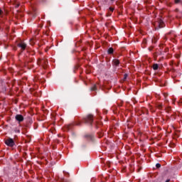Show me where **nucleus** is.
<instances>
[{"instance_id": "nucleus-1", "label": "nucleus", "mask_w": 182, "mask_h": 182, "mask_svg": "<svg viewBox=\"0 0 182 182\" xmlns=\"http://www.w3.org/2000/svg\"><path fill=\"white\" fill-rule=\"evenodd\" d=\"M37 63L40 66H43L44 69H46V66H48V61L46 60V59L39 58Z\"/></svg>"}, {"instance_id": "nucleus-2", "label": "nucleus", "mask_w": 182, "mask_h": 182, "mask_svg": "<svg viewBox=\"0 0 182 182\" xmlns=\"http://www.w3.org/2000/svg\"><path fill=\"white\" fill-rule=\"evenodd\" d=\"M5 143L6 146H9V147H14L15 146V142L14 141V139L9 138L5 141Z\"/></svg>"}, {"instance_id": "nucleus-3", "label": "nucleus", "mask_w": 182, "mask_h": 182, "mask_svg": "<svg viewBox=\"0 0 182 182\" xmlns=\"http://www.w3.org/2000/svg\"><path fill=\"white\" fill-rule=\"evenodd\" d=\"M86 123H90V124H92L93 123V115L88 114L87 118L85 119Z\"/></svg>"}, {"instance_id": "nucleus-4", "label": "nucleus", "mask_w": 182, "mask_h": 182, "mask_svg": "<svg viewBox=\"0 0 182 182\" xmlns=\"http://www.w3.org/2000/svg\"><path fill=\"white\" fill-rule=\"evenodd\" d=\"M156 26H159V28H164V22L163 21L159 20L156 23Z\"/></svg>"}, {"instance_id": "nucleus-5", "label": "nucleus", "mask_w": 182, "mask_h": 182, "mask_svg": "<svg viewBox=\"0 0 182 182\" xmlns=\"http://www.w3.org/2000/svg\"><path fill=\"white\" fill-rule=\"evenodd\" d=\"M16 120H17V122H19L20 123L21 122H23V116L21 114H17L16 116Z\"/></svg>"}, {"instance_id": "nucleus-6", "label": "nucleus", "mask_w": 182, "mask_h": 182, "mask_svg": "<svg viewBox=\"0 0 182 182\" xmlns=\"http://www.w3.org/2000/svg\"><path fill=\"white\" fill-rule=\"evenodd\" d=\"M112 63L113 65H114V66H119V65H120V61H119V60L115 59L112 61Z\"/></svg>"}, {"instance_id": "nucleus-7", "label": "nucleus", "mask_w": 182, "mask_h": 182, "mask_svg": "<svg viewBox=\"0 0 182 182\" xmlns=\"http://www.w3.org/2000/svg\"><path fill=\"white\" fill-rule=\"evenodd\" d=\"M17 46H26V43H25L23 41H21L20 43H18V44L17 45Z\"/></svg>"}, {"instance_id": "nucleus-8", "label": "nucleus", "mask_w": 182, "mask_h": 182, "mask_svg": "<svg viewBox=\"0 0 182 182\" xmlns=\"http://www.w3.org/2000/svg\"><path fill=\"white\" fill-rule=\"evenodd\" d=\"M153 69H154V70H157V69H159V65L158 64H154L153 65Z\"/></svg>"}, {"instance_id": "nucleus-9", "label": "nucleus", "mask_w": 182, "mask_h": 182, "mask_svg": "<svg viewBox=\"0 0 182 182\" xmlns=\"http://www.w3.org/2000/svg\"><path fill=\"white\" fill-rule=\"evenodd\" d=\"M97 88L96 85H94L93 87H91V90H92V91L97 90Z\"/></svg>"}, {"instance_id": "nucleus-10", "label": "nucleus", "mask_w": 182, "mask_h": 182, "mask_svg": "<svg viewBox=\"0 0 182 182\" xmlns=\"http://www.w3.org/2000/svg\"><path fill=\"white\" fill-rule=\"evenodd\" d=\"M175 4H182V0H174Z\"/></svg>"}, {"instance_id": "nucleus-11", "label": "nucleus", "mask_w": 182, "mask_h": 182, "mask_svg": "<svg viewBox=\"0 0 182 182\" xmlns=\"http://www.w3.org/2000/svg\"><path fill=\"white\" fill-rule=\"evenodd\" d=\"M108 53H113V48H109Z\"/></svg>"}, {"instance_id": "nucleus-12", "label": "nucleus", "mask_w": 182, "mask_h": 182, "mask_svg": "<svg viewBox=\"0 0 182 182\" xmlns=\"http://www.w3.org/2000/svg\"><path fill=\"white\" fill-rule=\"evenodd\" d=\"M156 168H160V167H161V165L160 164H156Z\"/></svg>"}, {"instance_id": "nucleus-13", "label": "nucleus", "mask_w": 182, "mask_h": 182, "mask_svg": "<svg viewBox=\"0 0 182 182\" xmlns=\"http://www.w3.org/2000/svg\"><path fill=\"white\" fill-rule=\"evenodd\" d=\"M161 107H163V105L162 104H159L158 105V109H161Z\"/></svg>"}, {"instance_id": "nucleus-14", "label": "nucleus", "mask_w": 182, "mask_h": 182, "mask_svg": "<svg viewBox=\"0 0 182 182\" xmlns=\"http://www.w3.org/2000/svg\"><path fill=\"white\" fill-rule=\"evenodd\" d=\"M86 139H92L91 135H85Z\"/></svg>"}, {"instance_id": "nucleus-15", "label": "nucleus", "mask_w": 182, "mask_h": 182, "mask_svg": "<svg viewBox=\"0 0 182 182\" xmlns=\"http://www.w3.org/2000/svg\"><path fill=\"white\" fill-rule=\"evenodd\" d=\"M66 127L67 129H68V130H70V127H72V125L71 124L67 125Z\"/></svg>"}, {"instance_id": "nucleus-16", "label": "nucleus", "mask_w": 182, "mask_h": 182, "mask_svg": "<svg viewBox=\"0 0 182 182\" xmlns=\"http://www.w3.org/2000/svg\"><path fill=\"white\" fill-rule=\"evenodd\" d=\"M127 79V74H124V80H126Z\"/></svg>"}, {"instance_id": "nucleus-17", "label": "nucleus", "mask_w": 182, "mask_h": 182, "mask_svg": "<svg viewBox=\"0 0 182 182\" xmlns=\"http://www.w3.org/2000/svg\"><path fill=\"white\" fill-rule=\"evenodd\" d=\"M109 11H110L111 12H113V11H114V9H113V7H110V8H109Z\"/></svg>"}, {"instance_id": "nucleus-18", "label": "nucleus", "mask_w": 182, "mask_h": 182, "mask_svg": "<svg viewBox=\"0 0 182 182\" xmlns=\"http://www.w3.org/2000/svg\"><path fill=\"white\" fill-rule=\"evenodd\" d=\"M26 48V47H25V46H21V50H25Z\"/></svg>"}, {"instance_id": "nucleus-19", "label": "nucleus", "mask_w": 182, "mask_h": 182, "mask_svg": "<svg viewBox=\"0 0 182 182\" xmlns=\"http://www.w3.org/2000/svg\"><path fill=\"white\" fill-rule=\"evenodd\" d=\"M166 182H170V179H167Z\"/></svg>"}, {"instance_id": "nucleus-20", "label": "nucleus", "mask_w": 182, "mask_h": 182, "mask_svg": "<svg viewBox=\"0 0 182 182\" xmlns=\"http://www.w3.org/2000/svg\"><path fill=\"white\" fill-rule=\"evenodd\" d=\"M1 14H2V10L0 9V15H1Z\"/></svg>"}, {"instance_id": "nucleus-21", "label": "nucleus", "mask_w": 182, "mask_h": 182, "mask_svg": "<svg viewBox=\"0 0 182 182\" xmlns=\"http://www.w3.org/2000/svg\"><path fill=\"white\" fill-rule=\"evenodd\" d=\"M164 95L165 97L167 96V94H164Z\"/></svg>"}, {"instance_id": "nucleus-22", "label": "nucleus", "mask_w": 182, "mask_h": 182, "mask_svg": "<svg viewBox=\"0 0 182 182\" xmlns=\"http://www.w3.org/2000/svg\"><path fill=\"white\" fill-rule=\"evenodd\" d=\"M31 45H35V43H31Z\"/></svg>"}, {"instance_id": "nucleus-23", "label": "nucleus", "mask_w": 182, "mask_h": 182, "mask_svg": "<svg viewBox=\"0 0 182 182\" xmlns=\"http://www.w3.org/2000/svg\"><path fill=\"white\" fill-rule=\"evenodd\" d=\"M14 50H16V48H14Z\"/></svg>"}, {"instance_id": "nucleus-24", "label": "nucleus", "mask_w": 182, "mask_h": 182, "mask_svg": "<svg viewBox=\"0 0 182 182\" xmlns=\"http://www.w3.org/2000/svg\"><path fill=\"white\" fill-rule=\"evenodd\" d=\"M46 52H48V49H46Z\"/></svg>"}, {"instance_id": "nucleus-25", "label": "nucleus", "mask_w": 182, "mask_h": 182, "mask_svg": "<svg viewBox=\"0 0 182 182\" xmlns=\"http://www.w3.org/2000/svg\"><path fill=\"white\" fill-rule=\"evenodd\" d=\"M177 58H180V55H178Z\"/></svg>"}, {"instance_id": "nucleus-26", "label": "nucleus", "mask_w": 182, "mask_h": 182, "mask_svg": "<svg viewBox=\"0 0 182 182\" xmlns=\"http://www.w3.org/2000/svg\"><path fill=\"white\" fill-rule=\"evenodd\" d=\"M149 50H151V48H149Z\"/></svg>"}, {"instance_id": "nucleus-27", "label": "nucleus", "mask_w": 182, "mask_h": 182, "mask_svg": "<svg viewBox=\"0 0 182 182\" xmlns=\"http://www.w3.org/2000/svg\"><path fill=\"white\" fill-rule=\"evenodd\" d=\"M111 1H114V0H111Z\"/></svg>"}]
</instances>
